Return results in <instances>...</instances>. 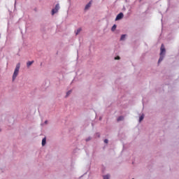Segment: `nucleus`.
Wrapping results in <instances>:
<instances>
[{
  "mask_svg": "<svg viewBox=\"0 0 179 179\" xmlns=\"http://www.w3.org/2000/svg\"><path fill=\"white\" fill-rule=\"evenodd\" d=\"M123 17H124V13H119V14L117 15V17H116V18H115V20H121V19H122Z\"/></svg>",
  "mask_w": 179,
  "mask_h": 179,
  "instance_id": "20e7f679",
  "label": "nucleus"
},
{
  "mask_svg": "<svg viewBox=\"0 0 179 179\" xmlns=\"http://www.w3.org/2000/svg\"><path fill=\"white\" fill-rule=\"evenodd\" d=\"M58 10H59V3L56 4L55 8L52 10V15H55V13H57V12H58Z\"/></svg>",
  "mask_w": 179,
  "mask_h": 179,
  "instance_id": "f03ea898",
  "label": "nucleus"
},
{
  "mask_svg": "<svg viewBox=\"0 0 179 179\" xmlns=\"http://www.w3.org/2000/svg\"><path fill=\"white\" fill-rule=\"evenodd\" d=\"M80 31H82V28L78 29L76 32V35L78 36V34H79V33H80Z\"/></svg>",
  "mask_w": 179,
  "mask_h": 179,
  "instance_id": "6e6552de",
  "label": "nucleus"
},
{
  "mask_svg": "<svg viewBox=\"0 0 179 179\" xmlns=\"http://www.w3.org/2000/svg\"><path fill=\"white\" fill-rule=\"evenodd\" d=\"M134 179V178H133Z\"/></svg>",
  "mask_w": 179,
  "mask_h": 179,
  "instance_id": "aec40b11",
  "label": "nucleus"
},
{
  "mask_svg": "<svg viewBox=\"0 0 179 179\" xmlns=\"http://www.w3.org/2000/svg\"><path fill=\"white\" fill-rule=\"evenodd\" d=\"M115 29H117V25L114 24L113 27H112V31H114L115 30Z\"/></svg>",
  "mask_w": 179,
  "mask_h": 179,
  "instance_id": "f8f14e48",
  "label": "nucleus"
},
{
  "mask_svg": "<svg viewBox=\"0 0 179 179\" xmlns=\"http://www.w3.org/2000/svg\"><path fill=\"white\" fill-rule=\"evenodd\" d=\"M89 141H90V138L86 139L87 142Z\"/></svg>",
  "mask_w": 179,
  "mask_h": 179,
  "instance_id": "a211bd4d",
  "label": "nucleus"
},
{
  "mask_svg": "<svg viewBox=\"0 0 179 179\" xmlns=\"http://www.w3.org/2000/svg\"><path fill=\"white\" fill-rule=\"evenodd\" d=\"M45 124H47V121H45Z\"/></svg>",
  "mask_w": 179,
  "mask_h": 179,
  "instance_id": "6ab92c4d",
  "label": "nucleus"
},
{
  "mask_svg": "<svg viewBox=\"0 0 179 179\" xmlns=\"http://www.w3.org/2000/svg\"><path fill=\"white\" fill-rule=\"evenodd\" d=\"M115 59H120V57L117 56L116 57H115Z\"/></svg>",
  "mask_w": 179,
  "mask_h": 179,
  "instance_id": "f3484780",
  "label": "nucleus"
},
{
  "mask_svg": "<svg viewBox=\"0 0 179 179\" xmlns=\"http://www.w3.org/2000/svg\"><path fill=\"white\" fill-rule=\"evenodd\" d=\"M163 58H164V57L163 55H160V57L158 61V64H160V62L163 61Z\"/></svg>",
  "mask_w": 179,
  "mask_h": 179,
  "instance_id": "0eeeda50",
  "label": "nucleus"
},
{
  "mask_svg": "<svg viewBox=\"0 0 179 179\" xmlns=\"http://www.w3.org/2000/svg\"><path fill=\"white\" fill-rule=\"evenodd\" d=\"M143 118H145V115H142L139 118V122L143 120Z\"/></svg>",
  "mask_w": 179,
  "mask_h": 179,
  "instance_id": "9b49d317",
  "label": "nucleus"
},
{
  "mask_svg": "<svg viewBox=\"0 0 179 179\" xmlns=\"http://www.w3.org/2000/svg\"><path fill=\"white\" fill-rule=\"evenodd\" d=\"M125 34H123L121 36V38H120V40L122 41V40H124L125 39Z\"/></svg>",
  "mask_w": 179,
  "mask_h": 179,
  "instance_id": "ddd939ff",
  "label": "nucleus"
},
{
  "mask_svg": "<svg viewBox=\"0 0 179 179\" xmlns=\"http://www.w3.org/2000/svg\"><path fill=\"white\" fill-rule=\"evenodd\" d=\"M103 179H110V176L108 175L104 176Z\"/></svg>",
  "mask_w": 179,
  "mask_h": 179,
  "instance_id": "4468645a",
  "label": "nucleus"
},
{
  "mask_svg": "<svg viewBox=\"0 0 179 179\" xmlns=\"http://www.w3.org/2000/svg\"><path fill=\"white\" fill-rule=\"evenodd\" d=\"M120 121H124V116H120L117 118V122H120Z\"/></svg>",
  "mask_w": 179,
  "mask_h": 179,
  "instance_id": "1a4fd4ad",
  "label": "nucleus"
},
{
  "mask_svg": "<svg viewBox=\"0 0 179 179\" xmlns=\"http://www.w3.org/2000/svg\"><path fill=\"white\" fill-rule=\"evenodd\" d=\"M34 63V61L28 62L27 63V66L29 68V66H31V65H33Z\"/></svg>",
  "mask_w": 179,
  "mask_h": 179,
  "instance_id": "423d86ee",
  "label": "nucleus"
},
{
  "mask_svg": "<svg viewBox=\"0 0 179 179\" xmlns=\"http://www.w3.org/2000/svg\"><path fill=\"white\" fill-rule=\"evenodd\" d=\"M19 69H20V63H18L16 65V67L15 69V71H14V73H13V80H15V79H16V78L19 75Z\"/></svg>",
  "mask_w": 179,
  "mask_h": 179,
  "instance_id": "f257e3e1",
  "label": "nucleus"
},
{
  "mask_svg": "<svg viewBox=\"0 0 179 179\" xmlns=\"http://www.w3.org/2000/svg\"><path fill=\"white\" fill-rule=\"evenodd\" d=\"M93 1H90L86 6L85 8V10H87L89 9V8H90V6H92V3Z\"/></svg>",
  "mask_w": 179,
  "mask_h": 179,
  "instance_id": "39448f33",
  "label": "nucleus"
},
{
  "mask_svg": "<svg viewBox=\"0 0 179 179\" xmlns=\"http://www.w3.org/2000/svg\"><path fill=\"white\" fill-rule=\"evenodd\" d=\"M45 143H46V138H43V140H42V146L45 145Z\"/></svg>",
  "mask_w": 179,
  "mask_h": 179,
  "instance_id": "9d476101",
  "label": "nucleus"
},
{
  "mask_svg": "<svg viewBox=\"0 0 179 179\" xmlns=\"http://www.w3.org/2000/svg\"><path fill=\"white\" fill-rule=\"evenodd\" d=\"M104 142H105V143H108V139H105Z\"/></svg>",
  "mask_w": 179,
  "mask_h": 179,
  "instance_id": "dca6fc26",
  "label": "nucleus"
},
{
  "mask_svg": "<svg viewBox=\"0 0 179 179\" xmlns=\"http://www.w3.org/2000/svg\"><path fill=\"white\" fill-rule=\"evenodd\" d=\"M71 93H72V91H69L67 93H66V96H69V94H71Z\"/></svg>",
  "mask_w": 179,
  "mask_h": 179,
  "instance_id": "2eb2a0df",
  "label": "nucleus"
},
{
  "mask_svg": "<svg viewBox=\"0 0 179 179\" xmlns=\"http://www.w3.org/2000/svg\"><path fill=\"white\" fill-rule=\"evenodd\" d=\"M160 51V55H164L166 54V48H164V44H162Z\"/></svg>",
  "mask_w": 179,
  "mask_h": 179,
  "instance_id": "7ed1b4c3",
  "label": "nucleus"
}]
</instances>
